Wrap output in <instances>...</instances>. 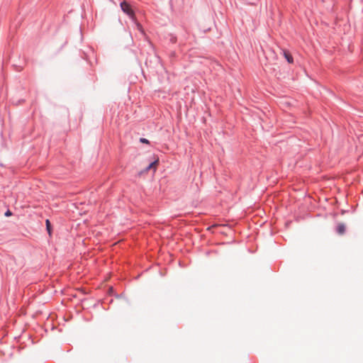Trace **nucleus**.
<instances>
[{
    "instance_id": "nucleus-1",
    "label": "nucleus",
    "mask_w": 363,
    "mask_h": 363,
    "mask_svg": "<svg viewBox=\"0 0 363 363\" xmlns=\"http://www.w3.org/2000/svg\"><path fill=\"white\" fill-rule=\"evenodd\" d=\"M120 6L121 10L133 21H136V16L131 5L126 1L121 2Z\"/></svg>"
},
{
    "instance_id": "nucleus-2",
    "label": "nucleus",
    "mask_w": 363,
    "mask_h": 363,
    "mask_svg": "<svg viewBox=\"0 0 363 363\" xmlns=\"http://www.w3.org/2000/svg\"><path fill=\"white\" fill-rule=\"evenodd\" d=\"M168 58L171 64H174L177 58V54L176 51L172 50L167 53Z\"/></svg>"
},
{
    "instance_id": "nucleus-3",
    "label": "nucleus",
    "mask_w": 363,
    "mask_h": 363,
    "mask_svg": "<svg viewBox=\"0 0 363 363\" xmlns=\"http://www.w3.org/2000/svg\"><path fill=\"white\" fill-rule=\"evenodd\" d=\"M283 55L289 63L292 64L294 62V58L289 51L283 50Z\"/></svg>"
},
{
    "instance_id": "nucleus-4",
    "label": "nucleus",
    "mask_w": 363,
    "mask_h": 363,
    "mask_svg": "<svg viewBox=\"0 0 363 363\" xmlns=\"http://www.w3.org/2000/svg\"><path fill=\"white\" fill-rule=\"evenodd\" d=\"M337 231L340 235H343L345 232V225L342 223L338 224Z\"/></svg>"
},
{
    "instance_id": "nucleus-5",
    "label": "nucleus",
    "mask_w": 363,
    "mask_h": 363,
    "mask_svg": "<svg viewBox=\"0 0 363 363\" xmlns=\"http://www.w3.org/2000/svg\"><path fill=\"white\" fill-rule=\"evenodd\" d=\"M168 36H169V40L171 43H172V44L177 43V37L174 34L170 33L168 35Z\"/></svg>"
},
{
    "instance_id": "nucleus-6",
    "label": "nucleus",
    "mask_w": 363,
    "mask_h": 363,
    "mask_svg": "<svg viewBox=\"0 0 363 363\" xmlns=\"http://www.w3.org/2000/svg\"><path fill=\"white\" fill-rule=\"evenodd\" d=\"M150 165L152 166V169H153L154 172H156V170H157V165H158V164H159V160H158V159H157V160H155V161H153V162H150Z\"/></svg>"
},
{
    "instance_id": "nucleus-7",
    "label": "nucleus",
    "mask_w": 363,
    "mask_h": 363,
    "mask_svg": "<svg viewBox=\"0 0 363 363\" xmlns=\"http://www.w3.org/2000/svg\"><path fill=\"white\" fill-rule=\"evenodd\" d=\"M45 223L48 233L50 235H51V225L50 220L47 219Z\"/></svg>"
},
{
    "instance_id": "nucleus-8",
    "label": "nucleus",
    "mask_w": 363,
    "mask_h": 363,
    "mask_svg": "<svg viewBox=\"0 0 363 363\" xmlns=\"http://www.w3.org/2000/svg\"><path fill=\"white\" fill-rule=\"evenodd\" d=\"M140 142L142 143H144V144H147V145L150 144V141L147 139L144 138H141L140 139Z\"/></svg>"
},
{
    "instance_id": "nucleus-9",
    "label": "nucleus",
    "mask_w": 363,
    "mask_h": 363,
    "mask_svg": "<svg viewBox=\"0 0 363 363\" xmlns=\"http://www.w3.org/2000/svg\"><path fill=\"white\" fill-rule=\"evenodd\" d=\"M12 213L11 212V211L8 210L6 213H5V216H11Z\"/></svg>"
},
{
    "instance_id": "nucleus-10",
    "label": "nucleus",
    "mask_w": 363,
    "mask_h": 363,
    "mask_svg": "<svg viewBox=\"0 0 363 363\" xmlns=\"http://www.w3.org/2000/svg\"><path fill=\"white\" fill-rule=\"evenodd\" d=\"M184 31H185L184 39H185V40H187V39H188V38H189V33H188V32H187V30H184Z\"/></svg>"
},
{
    "instance_id": "nucleus-11",
    "label": "nucleus",
    "mask_w": 363,
    "mask_h": 363,
    "mask_svg": "<svg viewBox=\"0 0 363 363\" xmlns=\"http://www.w3.org/2000/svg\"><path fill=\"white\" fill-rule=\"evenodd\" d=\"M152 169V166L150 165V164H149V165L145 168V170L146 172H147V171H149V170H150V169Z\"/></svg>"
},
{
    "instance_id": "nucleus-12",
    "label": "nucleus",
    "mask_w": 363,
    "mask_h": 363,
    "mask_svg": "<svg viewBox=\"0 0 363 363\" xmlns=\"http://www.w3.org/2000/svg\"><path fill=\"white\" fill-rule=\"evenodd\" d=\"M152 169V166L150 165V164H149V165L145 168V170L146 172H147V171H149V170H150V169Z\"/></svg>"
},
{
    "instance_id": "nucleus-13",
    "label": "nucleus",
    "mask_w": 363,
    "mask_h": 363,
    "mask_svg": "<svg viewBox=\"0 0 363 363\" xmlns=\"http://www.w3.org/2000/svg\"><path fill=\"white\" fill-rule=\"evenodd\" d=\"M138 27L140 29L142 28L141 25L140 23H137Z\"/></svg>"
}]
</instances>
